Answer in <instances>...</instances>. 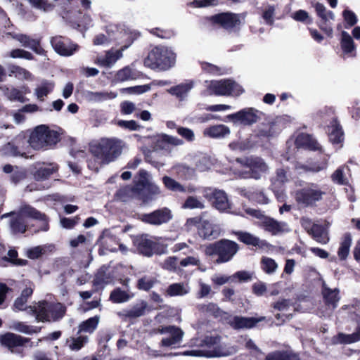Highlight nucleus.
Returning <instances> with one entry per match:
<instances>
[{
	"label": "nucleus",
	"mask_w": 360,
	"mask_h": 360,
	"mask_svg": "<svg viewBox=\"0 0 360 360\" xmlns=\"http://www.w3.org/2000/svg\"><path fill=\"white\" fill-rule=\"evenodd\" d=\"M58 166L54 163H37L34 166L32 174L34 179L42 181L48 179L52 174L58 171Z\"/></svg>",
	"instance_id": "25"
},
{
	"label": "nucleus",
	"mask_w": 360,
	"mask_h": 360,
	"mask_svg": "<svg viewBox=\"0 0 360 360\" xmlns=\"http://www.w3.org/2000/svg\"><path fill=\"white\" fill-rule=\"evenodd\" d=\"M156 283V279L150 276H144L138 281V288L140 290H149Z\"/></svg>",
	"instance_id": "62"
},
{
	"label": "nucleus",
	"mask_w": 360,
	"mask_h": 360,
	"mask_svg": "<svg viewBox=\"0 0 360 360\" xmlns=\"http://www.w3.org/2000/svg\"><path fill=\"white\" fill-rule=\"evenodd\" d=\"M198 231L200 236L205 239L215 238L219 236L218 227L207 219H200Z\"/></svg>",
	"instance_id": "27"
},
{
	"label": "nucleus",
	"mask_w": 360,
	"mask_h": 360,
	"mask_svg": "<svg viewBox=\"0 0 360 360\" xmlns=\"http://www.w3.org/2000/svg\"><path fill=\"white\" fill-rule=\"evenodd\" d=\"M295 143L297 148H307L312 150L321 149L319 143L307 134H300L295 139Z\"/></svg>",
	"instance_id": "32"
},
{
	"label": "nucleus",
	"mask_w": 360,
	"mask_h": 360,
	"mask_svg": "<svg viewBox=\"0 0 360 360\" xmlns=\"http://www.w3.org/2000/svg\"><path fill=\"white\" fill-rule=\"evenodd\" d=\"M63 18L72 25L85 30L94 25L93 19L88 13L82 14L81 12L68 11L63 15Z\"/></svg>",
	"instance_id": "21"
},
{
	"label": "nucleus",
	"mask_w": 360,
	"mask_h": 360,
	"mask_svg": "<svg viewBox=\"0 0 360 360\" xmlns=\"http://www.w3.org/2000/svg\"><path fill=\"white\" fill-rule=\"evenodd\" d=\"M54 84L51 82H44L37 86L35 89V94L38 99L43 101L44 98L53 89Z\"/></svg>",
	"instance_id": "50"
},
{
	"label": "nucleus",
	"mask_w": 360,
	"mask_h": 360,
	"mask_svg": "<svg viewBox=\"0 0 360 360\" xmlns=\"http://www.w3.org/2000/svg\"><path fill=\"white\" fill-rule=\"evenodd\" d=\"M0 91L11 101L25 102V97L22 91L12 86H0Z\"/></svg>",
	"instance_id": "33"
},
{
	"label": "nucleus",
	"mask_w": 360,
	"mask_h": 360,
	"mask_svg": "<svg viewBox=\"0 0 360 360\" xmlns=\"http://www.w3.org/2000/svg\"><path fill=\"white\" fill-rule=\"evenodd\" d=\"M208 94L225 96H239L244 92L243 88L231 79L213 80L207 86Z\"/></svg>",
	"instance_id": "8"
},
{
	"label": "nucleus",
	"mask_w": 360,
	"mask_h": 360,
	"mask_svg": "<svg viewBox=\"0 0 360 360\" xmlns=\"http://www.w3.org/2000/svg\"><path fill=\"white\" fill-rule=\"evenodd\" d=\"M88 342L87 336H79L77 338H71L68 340L69 348L71 350L78 351Z\"/></svg>",
	"instance_id": "53"
},
{
	"label": "nucleus",
	"mask_w": 360,
	"mask_h": 360,
	"mask_svg": "<svg viewBox=\"0 0 360 360\" xmlns=\"http://www.w3.org/2000/svg\"><path fill=\"white\" fill-rule=\"evenodd\" d=\"M264 316L257 318H247L242 316H231L228 320V323L235 329L251 328L254 327L258 322L264 320Z\"/></svg>",
	"instance_id": "24"
},
{
	"label": "nucleus",
	"mask_w": 360,
	"mask_h": 360,
	"mask_svg": "<svg viewBox=\"0 0 360 360\" xmlns=\"http://www.w3.org/2000/svg\"><path fill=\"white\" fill-rule=\"evenodd\" d=\"M245 19L243 14L222 13L211 18L212 22L219 25L229 32L238 31Z\"/></svg>",
	"instance_id": "13"
},
{
	"label": "nucleus",
	"mask_w": 360,
	"mask_h": 360,
	"mask_svg": "<svg viewBox=\"0 0 360 360\" xmlns=\"http://www.w3.org/2000/svg\"><path fill=\"white\" fill-rule=\"evenodd\" d=\"M260 114L253 108H246L227 115L226 118L234 124L251 125L258 121Z\"/></svg>",
	"instance_id": "15"
},
{
	"label": "nucleus",
	"mask_w": 360,
	"mask_h": 360,
	"mask_svg": "<svg viewBox=\"0 0 360 360\" xmlns=\"http://www.w3.org/2000/svg\"><path fill=\"white\" fill-rule=\"evenodd\" d=\"M191 288L187 283H175L169 285L167 290L166 294L169 297L184 296L188 294Z\"/></svg>",
	"instance_id": "37"
},
{
	"label": "nucleus",
	"mask_w": 360,
	"mask_h": 360,
	"mask_svg": "<svg viewBox=\"0 0 360 360\" xmlns=\"http://www.w3.org/2000/svg\"><path fill=\"white\" fill-rule=\"evenodd\" d=\"M9 56L12 58H24L26 60H33V55L24 49H15L9 52Z\"/></svg>",
	"instance_id": "61"
},
{
	"label": "nucleus",
	"mask_w": 360,
	"mask_h": 360,
	"mask_svg": "<svg viewBox=\"0 0 360 360\" xmlns=\"http://www.w3.org/2000/svg\"><path fill=\"white\" fill-rule=\"evenodd\" d=\"M131 296L125 291L120 288L115 289L110 293V299L114 303H122L127 302Z\"/></svg>",
	"instance_id": "52"
},
{
	"label": "nucleus",
	"mask_w": 360,
	"mask_h": 360,
	"mask_svg": "<svg viewBox=\"0 0 360 360\" xmlns=\"http://www.w3.org/2000/svg\"><path fill=\"white\" fill-rule=\"evenodd\" d=\"M10 328L12 330H14L15 331H18V332H20L22 333H25V334H27V335L37 333L40 330V328L28 326V325L25 324V323L20 322V321L12 322L10 326Z\"/></svg>",
	"instance_id": "44"
},
{
	"label": "nucleus",
	"mask_w": 360,
	"mask_h": 360,
	"mask_svg": "<svg viewBox=\"0 0 360 360\" xmlns=\"http://www.w3.org/2000/svg\"><path fill=\"white\" fill-rule=\"evenodd\" d=\"M338 288L331 289L325 283L323 284L322 294L326 303V310L319 311L321 316H329L332 311L337 307L338 303L340 299Z\"/></svg>",
	"instance_id": "18"
},
{
	"label": "nucleus",
	"mask_w": 360,
	"mask_h": 360,
	"mask_svg": "<svg viewBox=\"0 0 360 360\" xmlns=\"http://www.w3.org/2000/svg\"><path fill=\"white\" fill-rule=\"evenodd\" d=\"M236 161L241 167L248 169V170L244 171H234L235 174L243 179L252 178L259 179L263 174L269 171L268 165L262 158L258 156L237 158Z\"/></svg>",
	"instance_id": "6"
},
{
	"label": "nucleus",
	"mask_w": 360,
	"mask_h": 360,
	"mask_svg": "<svg viewBox=\"0 0 360 360\" xmlns=\"http://www.w3.org/2000/svg\"><path fill=\"white\" fill-rule=\"evenodd\" d=\"M8 256L9 257V259H8L6 257H4L0 259V265H4V263L6 262H11L14 264L23 266L25 265L27 263L26 260L24 259H16L18 256V252L15 250H10L8 252Z\"/></svg>",
	"instance_id": "56"
},
{
	"label": "nucleus",
	"mask_w": 360,
	"mask_h": 360,
	"mask_svg": "<svg viewBox=\"0 0 360 360\" xmlns=\"http://www.w3.org/2000/svg\"><path fill=\"white\" fill-rule=\"evenodd\" d=\"M157 333L162 335L159 343L162 348H179L184 336V332L176 326H162L157 329Z\"/></svg>",
	"instance_id": "9"
},
{
	"label": "nucleus",
	"mask_w": 360,
	"mask_h": 360,
	"mask_svg": "<svg viewBox=\"0 0 360 360\" xmlns=\"http://www.w3.org/2000/svg\"><path fill=\"white\" fill-rule=\"evenodd\" d=\"M325 192L318 185L311 184L295 193V199L299 204L304 206L314 205L322 199Z\"/></svg>",
	"instance_id": "12"
},
{
	"label": "nucleus",
	"mask_w": 360,
	"mask_h": 360,
	"mask_svg": "<svg viewBox=\"0 0 360 360\" xmlns=\"http://www.w3.org/2000/svg\"><path fill=\"white\" fill-rule=\"evenodd\" d=\"M220 343V338L218 336H206L202 340L200 341V343L195 344L199 347H205L210 349V351H203V352H208L210 354H213L214 350H215V347H217V345Z\"/></svg>",
	"instance_id": "47"
},
{
	"label": "nucleus",
	"mask_w": 360,
	"mask_h": 360,
	"mask_svg": "<svg viewBox=\"0 0 360 360\" xmlns=\"http://www.w3.org/2000/svg\"><path fill=\"white\" fill-rule=\"evenodd\" d=\"M198 309L203 313H207L209 314H212L214 316H218L220 314V310L218 306L212 302H209L207 304H199L198 305Z\"/></svg>",
	"instance_id": "57"
},
{
	"label": "nucleus",
	"mask_w": 360,
	"mask_h": 360,
	"mask_svg": "<svg viewBox=\"0 0 360 360\" xmlns=\"http://www.w3.org/2000/svg\"><path fill=\"white\" fill-rule=\"evenodd\" d=\"M136 77V76L134 71L129 66H126L115 73L113 79H112V83L117 84L129 80H133L135 79Z\"/></svg>",
	"instance_id": "40"
},
{
	"label": "nucleus",
	"mask_w": 360,
	"mask_h": 360,
	"mask_svg": "<svg viewBox=\"0 0 360 360\" xmlns=\"http://www.w3.org/2000/svg\"><path fill=\"white\" fill-rule=\"evenodd\" d=\"M288 181L286 172L283 169H277L276 176L272 179V188L274 192L281 188Z\"/></svg>",
	"instance_id": "51"
},
{
	"label": "nucleus",
	"mask_w": 360,
	"mask_h": 360,
	"mask_svg": "<svg viewBox=\"0 0 360 360\" xmlns=\"http://www.w3.org/2000/svg\"><path fill=\"white\" fill-rule=\"evenodd\" d=\"M125 143L115 137L101 138L90 144L91 153L102 164L115 161L122 153Z\"/></svg>",
	"instance_id": "2"
},
{
	"label": "nucleus",
	"mask_w": 360,
	"mask_h": 360,
	"mask_svg": "<svg viewBox=\"0 0 360 360\" xmlns=\"http://www.w3.org/2000/svg\"><path fill=\"white\" fill-rule=\"evenodd\" d=\"M1 219L9 218L8 227L11 233L22 234L27 229L25 218H30L41 222L40 231H47L49 229V219L45 214L41 213L30 205H22L17 212H10L1 215Z\"/></svg>",
	"instance_id": "1"
},
{
	"label": "nucleus",
	"mask_w": 360,
	"mask_h": 360,
	"mask_svg": "<svg viewBox=\"0 0 360 360\" xmlns=\"http://www.w3.org/2000/svg\"><path fill=\"white\" fill-rule=\"evenodd\" d=\"M261 268L267 274H274L278 265L274 259L268 257H263L261 259Z\"/></svg>",
	"instance_id": "48"
},
{
	"label": "nucleus",
	"mask_w": 360,
	"mask_h": 360,
	"mask_svg": "<svg viewBox=\"0 0 360 360\" xmlns=\"http://www.w3.org/2000/svg\"><path fill=\"white\" fill-rule=\"evenodd\" d=\"M280 130L276 122L263 123L258 127L257 135L259 137L271 138L278 134Z\"/></svg>",
	"instance_id": "35"
},
{
	"label": "nucleus",
	"mask_w": 360,
	"mask_h": 360,
	"mask_svg": "<svg viewBox=\"0 0 360 360\" xmlns=\"http://www.w3.org/2000/svg\"><path fill=\"white\" fill-rule=\"evenodd\" d=\"M236 235L240 242L248 245H252L259 248H265L269 247V243L266 240H262L250 233L238 231L236 232Z\"/></svg>",
	"instance_id": "28"
},
{
	"label": "nucleus",
	"mask_w": 360,
	"mask_h": 360,
	"mask_svg": "<svg viewBox=\"0 0 360 360\" xmlns=\"http://www.w3.org/2000/svg\"><path fill=\"white\" fill-rule=\"evenodd\" d=\"M12 72L20 79L31 80L32 79V75L28 70L19 66L13 67Z\"/></svg>",
	"instance_id": "63"
},
{
	"label": "nucleus",
	"mask_w": 360,
	"mask_h": 360,
	"mask_svg": "<svg viewBox=\"0 0 360 360\" xmlns=\"http://www.w3.org/2000/svg\"><path fill=\"white\" fill-rule=\"evenodd\" d=\"M266 360H300L299 357L289 352H275L268 354Z\"/></svg>",
	"instance_id": "49"
},
{
	"label": "nucleus",
	"mask_w": 360,
	"mask_h": 360,
	"mask_svg": "<svg viewBox=\"0 0 360 360\" xmlns=\"http://www.w3.org/2000/svg\"><path fill=\"white\" fill-rule=\"evenodd\" d=\"M203 195L212 201L213 206L219 212H226L231 208V203L227 194L222 190L206 188Z\"/></svg>",
	"instance_id": "14"
},
{
	"label": "nucleus",
	"mask_w": 360,
	"mask_h": 360,
	"mask_svg": "<svg viewBox=\"0 0 360 360\" xmlns=\"http://www.w3.org/2000/svg\"><path fill=\"white\" fill-rule=\"evenodd\" d=\"M340 46L345 54L350 56H355L356 46L352 37L346 31H342L341 32Z\"/></svg>",
	"instance_id": "36"
},
{
	"label": "nucleus",
	"mask_w": 360,
	"mask_h": 360,
	"mask_svg": "<svg viewBox=\"0 0 360 360\" xmlns=\"http://www.w3.org/2000/svg\"><path fill=\"white\" fill-rule=\"evenodd\" d=\"M163 184H165V187L172 191H179V192H185L186 189L185 188L181 186L179 183L176 181L174 179L169 177V176H164L162 178Z\"/></svg>",
	"instance_id": "58"
},
{
	"label": "nucleus",
	"mask_w": 360,
	"mask_h": 360,
	"mask_svg": "<svg viewBox=\"0 0 360 360\" xmlns=\"http://www.w3.org/2000/svg\"><path fill=\"white\" fill-rule=\"evenodd\" d=\"M352 242V240L350 233H345L342 237L340 248L338 251V255L340 259L344 260L347 257Z\"/></svg>",
	"instance_id": "43"
},
{
	"label": "nucleus",
	"mask_w": 360,
	"mask_h": 360,
	"mask_svg": "<svg viewBox=\"0 0 360 360\" xmlns=\"http://www.w3.org/2000/svg\"><path fill=\"white\" fill-rule=\"evenodd\" d=\"M313 238L321 244H326L329 241L328 232L325 228L321 225H316L312 228L311 233Z\"/></svg>",
	"instance_id": "46"
},
{
	"label": "nucleus",
	"mask_w": 360,
	"mask_h": 360,
	"mask_svg": "<svg viewBox=\"0 0 360 360\" xmlns=\"http://www.w3.org/2000/svg\"><path fill=\"white\" fill-rule=\"evenodd\" d=\"M125 49L122 47L119 50L108 51L104 56L97 57L95 63L102 67L110 68L122 57V51Z\"/></svg>",
	"instance_id": "26"
},
{
	"label": "nucleus",
	"mask_w": 360,
	"mask_h": 360,
	"mask_svg": "<svg viewBox=\"0 0 360 360\" xmlns=\"http://www.w3.org/2000/svg\"><path fill=\"white\" fill-rule=\"evenodd\" d=\"M275 11L276 7L274 5H268L264 8L262 18L267 25H272L274 24Z\"/></svg>",
	"instance_id": "59"
},
{
	"label": "nucleus",
	"mask_w": 360,
	"mask_h": 360,
	"mask_svg": "<svg viewBox=\"0 0 360 360\" xmlns=\"http://www.w3.org/2000/svg\"><path fill=\"white\" fill-rule=\"evenodd\" d=\"M146 307V302L141 301L131 308L123 309L118 314L120 316L134 319L143 315Z\"/></svg>",
	"instance_id": "34"
},
{
	"label": "nucleus",
	"mask_w": 360,
	"mask_h": 360,
	"mask_svg": "<svg viewBox=\"0 0 360 360\" xmlns=\"http://www.w3.org/2000/svg\"><path fill=\"white\" fill-rule=\"evenodd\" d=\"M152 181L150 175L145 170H140L134 179L135 186L131 191L140 192L146 188V186Z\"/></svg>",
	"instance_id": "42"
},
{
	"label": "nucleus",
	"mask_w": 360,
	"mask_h": 360,
	"mask_svg": "<svg viewBox=\"0 0 360 360\" xmlns=\"http://www.w3.org/2000/svg\"><path fill=\"white\" fill-rule=\"evenodd\" d=\"M262 227L272 235L288 233L290 231L288 224L283 221H278L272 218L265 217L262 221Z\"/></svg>",
	"instance_id": "22"
},
{
	"label": "nucleus",
	"mask_w": 360,
	"mask_h": 360,
	"mask_svg": "<svg viewBox=\"0 0 360 360\" xmlns=\"http://www.w3.org/2000/svg\"><path fill=\"white\" fill-rule=\"evenodd\" d=\"M100 317L98 316H95L82 322L79 326L78 333L84 332L92 333L96 329Z\"/></svg>",
	"instance_id": "45"
},
{
	"label": "nucleus",
	"mask_w": 360,
	"mask_h": 360,
	"mask_svg": "<svg viewBox=\"0 0 360 360\" xmlns=\"http://www.w3.org/2000/svg\"><path fill=\"white\" fill-rule=\"evenodd\" d=\"M184 209H203L205 208L204 202L199 198L190 196L184 202L182 205Z\"/></svg>",
	"instance_id": "55"
},
{
	"label": "nucleus",
	"mask_w": 360,
	"mask_h": 360,
	"mask_svg": "<svg viewBox=\"0 0 360 360\" xmlns=\"http://www.w3.org/2000/svg\"><path fill=\"white\" fill-rule=\"evenodd\" d=\"M172 217V211L167 207H162L152 212L141 214L140 219L143 222L150 225L160 226L168 223Z\"/></svg>",
	"instance_id": "16"
},
{
	"label": "nucleus",
	"mask_w": 360,
	"mask_h": 360,
	"mask_svg": "<svg viewBox=\"0 0 360 360\" xmlns=\"http://www.w3.org/2000/svg\"><path fill=\"white\" fill-rule=\"evenodd\" d=\"M176 53L169 47L160 46L153 48L144 60L146 66L151 69L167 70L175 65Z\"/></svg>",
	"instance_id": "3"
},
{
	"label": "nucleus",
	"mask_w": 360,
	"mask_h": 360,
	"mask_svg": "<svg viewBox=\"0 0 360 360\" xmlns=\"http://www.w3.org/2000/svg\"><path fill=\"white\" fill-rule=\"evenodd\" d=\"M237 351V349L231 346L229 344H226L225 342H221L220 340V343L217 345V347H215V350H214L213 354H210L208 352H203L202 350L200 349H192V350H187L184 351L183 352H179V353H174V354H164L163 356H179V355H183V356H207V357H212V356H230L233 354H235Z\"/></svg>",
	"instance_id": "11"
},
{
	"label": "nucleus",
	"mask_w": 360,
	"mask_h": 360,
	"mask_svg": "<svg viewBox=\"0 0 360 360\" xmlns=\"http://www.w3.org/2000/svg\"><path fill=\"white\" fill-rule=\"evenodd\" d=\"M59 141V134L56 131L50 129L45 124H41L32 131L28 143L34 150H40L51 147Z\"/></svg>",
	"instance_id": "5"
},
{
	"label": "nucleus",
	"mask_w": 360,
	"mask_h": 360,
	"mask_svg": "<svg viewBox=\"0 0 360 360\" xmlns=\"http://www.w3.org/2000/svg\"><path fill=\"white\" fill-rule=\"evenodd\" d=\"M314 8L317 15L325 22L329 20H333L334 14L332 11H327L325 6L320 3H316Z\"/></svg>",
	"instance_id": "54"
},
{
	"label": "nucleus",
	"mask_w": 360,
	"mask_h": 360,
	"mask_svg": "<svg viewBox=\"0 0 360 360\" xmlns=\"http://www.w3.org/2000/svg\"><path fill=\"white\" fill-rule=\"evenodd\" d=\"M136 245L139 252L147 257H151L153 254H161L159 251V244L146 236H142L136 240Z\"/></svg>",
	"instance_id": "23"
},
{
	"label": "nucleus",
	"mask_w": 360,
	"mask_h": 360,
	"mask_svg": "<svg viewBox=\"0 0 360 360\" xmlns=\"http://www.w3.org/2000/svg\"><path fill=\"white\" fill-rule=\"evenodd\" d=\"M51 44L55 51L62 56H70L79 49V46L77 44L60 36L52 37Z\"/></svg>",
	"instance_id": "17"
},
{
	"label": "nucleus",
	"mask_w": 360,
	"mask_h": 360,
	"mask_svg": "<svg viewBox=\"0 0 360 360\" xmlns=\"http://www.w3.org/2000/svg\"><path fill=\"white\" fill-rule=\"evenodd\" d=\"M203 134L211 138H224L230 134V129L226 125L217 124L206 128Z\"/></svg>",
	"instance_id": "38"
},
{
	"label": "nucleus",
	"mask_w": 360,
	"mask_h": 360,
	"mask_svg": "<svg viewBox=\"0 0 360 360\" xmlns=\"http://www.w3.org/2000/svg\"><path fill=\"white\" fill-rule=\"evenodd\" d=\"M157 147L162 150H169V146H179L184 144L183 140L178 137L167 134H161L158 136Z\"/></svg>",
	"instance_id": "31"
},
{
	"label": "nucleus",
	"mask_w": 360,
	"mask_h": 360,
	"mask_svg": "<svg viewBox=\"0 0 360 360\" xmlns=\"http://www.w3.org/2000/svg\"><path fill=\"white\" fill-rule=\"evenodd\" d=\"M360 340V318L357 321L356 331L352 334L339 333L334 340L335 343L351 344Z\"/></svg>",
	"instance_id": "39"
},
{
	"label": "nucleus",
	"mask_w": 360,
	"mask_h": 360,
	"mask_svg": "<svg viewBox=\"0 0 360 360\" xmlns=\"http://www.w3.org/2000/svg\"><path fill=\"white\" fill-rule=\"evenodd\" d=\"M218 259L216 262L218 264L225 263L230 261L238 250V245L236 242L229 240H221L219 241Z\"/></svg>",
	"instance_id": "19"
},
{
	"label": "nucleus",
	"mask_w": 360,
	"mask_h": 360,
	"mask_svg": "<svg viewBox=\"0 0 360 360\" xmlns=\"http://www.w3.org/2000/svg\"><path fill=\"white\" fill-rule=\"evenodd\" d=\"M194 86V82L192 80H188L185 82L181 83L176 86L171 87L167 91L175 96L180 101H184L187 97L188 93Z\"/></svg>",
	"instance_id": "29"
},
{
	"label": "nucleus",
	"mask_w": 360,
	"mask_h": 360,
	"mask_svg": "<svg viewBox=\"0 0 360 360\" xmlns=\"http://www.w3.org/2000/svg\"><path fill=\"white\" fill-rule=\"evenodd\" d=\"M41 339H38L37 342H31L27 338L12 333H7L0 336V342L2 345L8 347L12 353L20 354L21 356H23L22 346L29 343L30 347H37Z\"/></svg>",
	"instance_id": "10"
},
{
	"label": "nucleus",
	"mask_w": 360,
	"mask_h": 360,
	"mask_svg": "<svg viewBox=\"0 0 360 360\" xmlns=\"http://www.w3.org/2000/svg\"><path fill=\"white\" fill-rule=\"evenodd\" d=\"M7 35H10L13 39L19 41L24 47L32 49L38 55H44V49L41 46V39H33L30 36L22 33L6 32Z\"/></svg>",
	"instance_id": "20"
},
{
	"label": "nucleus",
	"mask_w": 360,
	"mask_h": 360,
	"mask_svg": "<svg viewBox=\"0 0 360 360\" xmlns=\"http://www.w3.org/2000/svg\"><path fill=\"white\" fill-rule=\"evenodd\" d=\"M342 15L347 24L345 25L346 28L354 26L358 21L356 14L350 10L345 9L342 13Z\"/></svg>",
	"instance_id": "64"
},
{
	"label": "nucleus",
	"mask_w": 360,
	"mask_h": 360,
	"mask_svg": "<svg viewBox=\"0 0 360 360\" xmlns=\"http://www.w3.org/2000/svg\"><path fill=\"white\" fill-rule=\"evenodd\" d=\"M117 94L115 92L91 91L85 93V98L90 102H101L108 99L116 98Z\"/></svg>",
	"instance_id": "41"
},
{
	"label": "nucleus",
	"mask_w": 360,
	"mask_h": 360,
	"mask_svg": "<svg viewBox=\"0 0 360 360\" xmlns=\"http://www.w3.org/2000/svg\"><path fill=\"white\" fill-rule=\"evenodd\" d=\"M105 30L110 40L123 44L124 49H127L139 36L138 32L130 30L124 24L110 23L105 26Z\"/></svg>",
	"instance_id": "7"
},
{
	"label": "nucleus",
	"mask_w": 360,
	"mask_h": 360,
	"mask_svg": "<svg viewBox=\"0 0 360 360\" xmlns=\"http://www.w3.org/2000/svg\"><path fill=\"white\" fill-rule=\"evenodd\" d=\"M32 315L34 316L38 321H56L63 317L66 307L61 303L39 301L30 306Z\"/></svg>",
	"instance_id": "4"
},
{
	"label": "nucleus",
	"mask_w": 360,
	"mask_h": 360,
	"mask_svg": "<svg viewBox=\"0 0 360 360\" xmlns=\"http://www.w3.org/2000/svg\"><path fill=\"white\" fill-rule=\"evenodd\" d=\"M180 265L181 267L199 266L200 265V259L197 254H193L182 259L180 261Z\"/></svg>",
	"instance_id": "60"
},
{
	"label": "nucleus",
	"mask_w": 360,
	"mask_h": 360,
	"mask_svg": "<svg viewBox=\"0 0 360 360\" xmlns=\"http://www.w3.org/2000/svg\"><path fill=\"white\" fill-rule=\"evenodd\" d=\"M328 137L333 144L342 143L344 141V132L340 123L333 120L328 127Z\"/></svg>",
	"instance_id": "30"
}]
</instances>
